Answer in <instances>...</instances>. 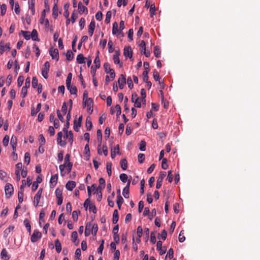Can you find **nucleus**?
<instances>
[{
    "instance_id": "obj_1",
    "label": "nucleus",
    "mask_w": 260,
    "mask_h": 260,
    "mask_svg": "<svg viewBox=\"0 0 260 260\" xmlns=\"http://www.w3.org/2000/svg\"><path fill=\"white\" fill-rule=\"evenodd\" d=\"M14 189L13 185L8 183L5 187V194L7 198H9L13 193Z\"/></svg>"
},
{
    "instance_id": "obj_2",
    "label": "nucleus",
    "mask_w": 260,
    "mask_h": 260,
    "mask_svg": "<svg viewBox=\"0 0 260 260\" xmlns=\"http://www.w3.org/2000/svg\"><path fill=\"white\" fill-rule=\"evenodd\" d=\"M50 68V63L48 61H46L42 69V75L45 79H47L48 77V72Z\"/></svg>"
},
{
    "instance_id": "obj_3",
    "label": "nucleus",
    "mask_w": 260,
    "mask_h": 260,
    "mask_svg": "<svg viewBox=\"0 0 260 260\" xmlns=\"http://www.w3.org/2000/svg\"><path fill=\"white\" fill-rule=\"evenodd\" d=\"M70 155L69 154H67L65 155L64 157V163L62 165H60L59 166V168L60 171V174L61 176L64 175V174L62 173V172L64 170V168L66 167V165L68 164V163H71V162H70Z\"/></svg>"
},
{
    "instance_id": "obj_4",
    "label": "nucleus",
    "mask_w": 260,
    "mask_h": 260,
    "mask_svg": "<svg viewBox=\"0 0 260 260\" xmlns=\"http://www.w3.org/2000/svg\"><path fill=\"white\" fill-rule=\"evenodd\" d=\"M49 53L53 59H55L56 61L59 60V53L57 48H50L49 49Z\"/></svg>"
},
{
    "instance_id": "obj_5",
    "label": "nucleus",
    "mask_w": 260,
    "mask_h": 260,
    "mask_svg": "<svg viewBox=\"0 0 260 260\" xmlns=\"http://www.w3.org/2000/svg\"><path fill=\"white\" fill-rule=\"evenodd\" d=\"M43 191V188H40L37 191V193L34 197V204L36 207H37L39 205V203L41 197V195Z\"/></svg>"
},
{
    "instance_id": "obj_6",
    "label": "nucleus",
    "mask_w": 260,
    "mask_h": 260,
    "mask_svg": "<svg viewBox=\"0 0 260 260\" xmlns=\"http://www.w3.org/2000/svg\"><path fill=\"white\" fill-rule=\"evenodd\" d=\"M42 237V234L37 230H35L30 237L31 242L35 243Z\"/></svg>"
},
{
    "instance_id": "obj_7",
    "label": "nucleus",
    "mask_w": 260,
    "mask_h": 260,
    "mask_svg": "<svg viewBox=\"0 0 260 260\" xmlns=\"http://www.w3.org/2000/svg\"><path fill=\"white\" fill-rule=\"evenodd\" d=\"M166 175V172H160L159 173V176L157 180V183L156 185V188L157 189H159L162 185V182L164 177Z\"/></svg>"
},
{
    "instance_id": "obj_8",
    "label": "nucleus",
    "mask_w": 260,
    "mask_h": 260,
    "mask_svg": "<svg viewBox=\"0 0 260 260\" xmlns=\"http://www.w3.org/2000/svg\"><path fill=\"white\" fill-rule=\"evenodd\" d=\"M11 49L10 44L9 43H6L5 45L0 43V50L1 54H2L5 51H9Z\"/></svg>"
},
{
    "instance_id": "obj_9",
    "label": "nucleus",
    "mask_w": 260,
    "mask_h": 260,
    "mask_svg": "<svg viewBox=\"0 0 260 260\" xmlns=\"http://www.w3.org/2000/svg\"><path fill=\"white\" fill-rule=\"evenodd\" d=\"M120 55V53L118 51H116L115 52V54L113 55V59L114 62L116 64H119L120 67H122V63L120 62L119 56Z\"/></svg>"
},
{
    "instance_id": "obj_10",
    "label": "nucleus",
    "mask_w": 260,
    "mask_h": 260,
    "mask_svg": "<svg viewBox=\"0 0 260 260\" xmlns=\"http://www.w3.org/2000/svg\"><path fill=\"white\" fill-rule=\"evenodd\" d=\"M132 50L130 46L125 47L123 50V55L126 57L131 58L132 57Z\"/></svg>"
},
{
    "instance_id": "obj_11",
    "label": "nucleus",
    "mask_w": 260,
    "mask_h": 260,
    "mask_svg": "<svg viewBox=\"0 0 260 260\" xmlns=\"http://www.w3.org/2000/svg\"><path fill=\"white\" fill-rule=\"evenodd\" d=\"M119 87L120 89H123L124 84L126 83V79L123 74L120 75V77L118 80Z\"/></svg>"
},
{
    "instance_id": "obj_12",
    "label": "nucleus",
    "mask_w": 260,
    "mask_h": 260,
    "mask_svg": "<svg viewBox=\"0 0 260 260\" xmlns=\"http://www.w3.org/2000/svg\"><path fill=\"white\" fill-rule=\"evenodd\" d=\"M57 142L61 146H64L66 145V142L62 140V133L59 132L57 133Z\"/></svg>"
},
{
    "instance_id": "obj_13",
    "label": "nucleus",
    "mask_w": 260,
    "mask_h": 260,
    "mask_svg": "<svg viewBox=\"0 0 260 260\" xmlns=\"http://www.w3.org/2000/svg\"><path fill=\"white\" fill-rule=\"evenodd\" d=\"M95 21L94 20H92L90 22L89 25L88 26V34L90 36H92L93 35V32L94 30V28H95Z\"/></svg>"
},
{
    "instance_id": "obj_14",
    "label": "nucleus",
    "mask_w": 260,
    "mask_h": 260,
    "mask_svg": "<svg viewBox=\"0 0 260 260\" xmlns=\"http://www.w3.org/2000/svg\"><path fill=\"white\" fill-rule=\"evenodd\" d=\"M29 9L30 10L32 15L35 14V0H28Z\"/></svg>"
},
{
    "instance_id": "obj_15",
    "label": "nucleus",
    "mask_w": 260,
    "mask_h": 260,
    "mask_svg": "<svg viewBox=\"0 0 260 260\" xmlns=\"http://www.w3.org/2000/svg\"><path fill=\"white\" fill-rule=\"evenodd\" d=\"M119 154V146L116 145L114 148H112L111 150V156L112 158H114L116 154Z\"/></svg>"
},
{
    "instance_id": "obj_16",
    "label": "nucleus",
    "mask_w": 260,
    "mask_h": 260,
    "mask_svg": "<svg viewBox=\"0 0 260 260\" xmlns=\"http://www.w3.org/2000/svg\"><path fill=\"white\" fill-rule=\"evenodd\" d=\"M76 186V183L75 181H69L66 185V188L70 191H72Z\"/></svg>"
},
{
    "instance_id": "obj_17",
    "label": "nucleus",
    "mask_w": 260,
    "mask_h": 260,
    "mask_svg": "<svg viewBox=\"0 0 260 260\" xmlns=\"http://www.w3.org/2000/svg\"><path fill=\"white\" fill-rule=\"evenodd\" d=\"M58 179V175L57 174H55L52 175L51 177L50 183L51 184V187H53L57 183Z\"/></svg>"
},
{
    "instance_id": "obj_18",
    "label": "nucleus",
    "mask_w": 260,
    "mask_h": 260,
    "mask_svg": "<svg viewBox=\"0 0 260 260\" xmlns=\"http://www.w3.org/2000/svg\"><path fill=\"white\" fill-rule=\"evenodd\" d=\"M78 10L80 13H85L87 14L88 12L87 8L83 6L81 2H79L78 4Z\"/></svg>"
},
{
    "instance_id": "obj_19",
    "label": "nucleus",
    "mask_w": 260,
    "mask_h": 260,
    "mask_svg": "<svg viewBox=\"0 0 260 260\" xmlns=\"http://www.w3.org/2000/svg\"><path fill=\"white\" fill-rule=\"evenodd\" d=\"M91 226H92L91 223L88 222L86 223V226H85V232H84L85 236H88L90 235Z\"/></svg>"
},
{
    "instance_id": "obj_20",
    "label": "nucleus",
    "mask_w": 260,
    "mask_h": 260,
    "mask_svg": "<svg viewBox=\"0 0 260 260\" xmlns=\"http://www.w3.org/2000/svg\"><path fill=\"white\" fill-rule=\"evenodd\" d=\"M85 59L86 58L83 56L82 54H78L76 58L77 62L79 64L84 63L85 62Z\"/></svg>"
},
{
    "instance_id": "obj_21",
    "label": "nucleus",
    "mask_w": 260,
    "mask_h": 260,
    "mask_svg": "<svg viewBox=\"0 0 260 260\" xmlns=\"http://www.w3.org/2000/svg\"><path fill=\"white\" fill-rule=\"evenodd\" d=\"M52 15L56 19L58 16V7L57 2L55 3L52 9Z\"/></svg>"
},
{
    "instance_id": "obj_22",
    "label": "nucleus",
    "mask_w": 260,
    "mask_h": 260,
    "mask_svg": "<svg viewBox=\"0 0 260 260\" xmlns=\"http://www.w3.org/2000/svg\"><path fill=\"white\" fill-rule=\"evenodd\" d=\"M118 219H119L118 212L117 210L115 209L113 213V219H112L113 223L116 224L118 222Z\"/></svg>"
},
{
    "instance_id": "obj_23",
    "label": "nucleus",
    "mask_w": 260,
    "mask_h": 260,
    "mask_svg": "<svg viewBox=\"0 0 260 260\" xmlns=\"http://www.w3.org/2000/svg\"><path fill=\"white\" fill-rule=\"evenodd\" d=\"M83 104L84 107L86 106L90 107V106H93V102L91 98L87 99V100L83 101Z\"/></svg>"
},
{
    "instance_id": "obj_24",
    "label": "nucleus",
    "mask_w": 260,
    "mask_h": 260,
    "mask_svg": "<svg viewBox=\"0 0 260 260\" xmlns=\"http://www.w3.org/2000/svg\"><path fill=\"white\" fill-rule=\"evenodd\" d=\"M14 229V225H10L4 232V237L6 238L10 232Z\"/></svg>"
},
{
    "instance_id": "obj_25",
    "label": "nucleus",
    "mask_w": 260,
    "mask_h": 260,
    "mask_svg": "<svg viewBox=\"0 0 260 260\" xmlns=\"http://www.w3.org/2000/svg\"><path fill=\"white\" fill-rule=\"evenodd\" d=\"M86 127L87 131H90L91 128H92V122L91 121L90 117L89 116H88L86 118Z\"/></svg>"
},
{
    "instance_id": "obj_26",
    "label": "nucleus",
    "mask_w": 260,
    "mask_h": 260,
    "mask_svg": "<svg viewBox=\"0 0 260 260\" xmlns=\"http://www.w3.org/2000/svg\"><path fill=\"white\" fill-rule=\"evenodd\" d=\"M10 144L12 146L13 151H15L17 146V138L16 137H12Z\"/></svg>"
},
{
    "instance_id": "obj_27",
    "label": "nucleus",
    "mask_w": 260,
    "mask_h": 260,
    "mask_svg": "<svg viewBox=\"0 0 260 260\" xmlns=\"http://www.w3.org/2000/svg\"><path fill=\"white\" fill-rule=\"evenodd\" d=\"M123 201H124L123 199L121 196V195L120 194H118V196L117 197L116 203H117V204L119 209H120L121 205L123 203Z\"/></svg>"
},
{
    "instance_id": "obj_28",
    "label": "nucleus",
    "mask_w": 260,
    "mask_h": 260,
    "mask_svg": "<svg viewBox=\"0 0 260 260\" xmlns=\"http://www.w3.org/2000/svg\"><path fill=\"white\" fill-rule=\"evenodd\" d=\"M55 246L56 252L57 253L60 252L61 249H62L61 245V243L59 242L58 239H56L55 240Z\"/></svg>"
},
{
    "instance_id": "obj_29",
    "label": "nucleus",
    "mask_w": 260,
    "mask_h": 260,
    "mask_svg": "<svg viewBox=\"0 0 260 260\" xmlns=\"http://www.w3.org/2000/svg\"><path fill=\"white\" fill-rule=\"evenodd\" d=\"M96 53H97V55L94 60V63L95 64V67H96V68H97V69H99V68H100V67L101 66L100 60V58L99 57V54L100 53L99 51H98Z\"/></svg>"
},
{
    "instance_id": "obj_30",
    "label": "nucleus",
    "mask_w": 260,
    "mask_h": 260,
    "mask_svg": "<svg viewBox=\"0 0 260 260\" xmlns=\"http://www.w3.org/2000/svg\"><path fill=\"white\" fill-rule=\"evenodd\" d=\"M38 32L36 29H34L30 34V38H31L32 40L34 41H39V39L38 37Z\"/></svg>"
},
{
    "instance_id": "obj_31",
    "label": "nucleus",
    "mask_w": 260,
    "mask_h": 260,
    "mask_svg": "<svg viewBox=\"0 0 260 260\" xmlns=\"http://www.w3.org/2000/svg\"><path fill=\"white\" fill-rule=\"evenodd\" d=\"M72 78V74L70 73L68 74L67 79H66V86L67 88H69L70 85H71V81Z\"/></svg>"
},
{
    "instance_id": "obj_32",
    "label": "nucleus",
    "mask_w": 260,
    "mask_h": 260,
    "mask_svg": "<svg viewBox=\"0 0 260 260\" xmlns=\"http://www.w3.org/2000/svg\"><path fill=\"white\" fill-rule=\"evenodd\" d=\"M67 139H69V142L71 144L73 142V134L72 131H70L68 134L64 136Z\"/></svg>"
},
{
    "instance_id": "obj_33",
    "label": "nucleus",
    "mask_w": 260,
    "mask_h": 260,
    "mask_svg": "<svg viewBox=\"0 0 260 260\" xmlns=\"http://www.w3.org/2000/svg\"><path fill=\"white\" fill-rule=\"evenodd\" d=\"M120 164L121 168L122 169V170H126V169L127 168V160L125 158L121 159L120 160Z\"/></svg>"
},
{
    "instance_id": "obj_34",
    "label": "nucleus",
    "mask_w": 260,
    "mask_h": 260,
    "mask_svg": "<svg viewBox=\"0 0 260 260\" xmlns=\"http://www.w3.org/2000/svg\"><path fill=\"white\" fill-rule=\"evenodd\" d=\"M67 89L70 90V92L71 93V94H74L77 96V88L76 86H73L70 85V87H69V88H67Z\"/></svg>"
},
{
    "instance_id": "obj_35",
    "label": "nucleus",
    "mask_w": 260,
    "mask_h": 260,
    "mask_svg": "<svg viewBox=\"0 0 260 260\" xmlns=\"http://www.w3.org/2000/svg\"><path fill=\"white\" fill-rule=\"evenodd\" d=\"M1 254L2 257L3 258L5 259V260H8L10 258L8 255V252H7L6 249L5 248L2 250Z\"/></svg>"
},
{
    "instance_id": "obj_36",
    "label": "nucleus",
    "mask_w": 260,
    "mask_h": 260,
    "mask_svg": "<svg viewBox=\"0 0 260 260\" xmlns=\"http://www.w3.org/2000/svg\"><path fill=\"white\" fill-rule=\"evenodd\" d=\"M23 223H24L25 228H26L27 231L29 233H30V232H31V226H30V224L29 220L27 219H25L24 221H23Z\"/></svg>"
},
{
    "instance_id": "obj_37",
    "label": "nucleus",
    "mask_w": 260,
    "mask_h": 260,
    "mask_svg": "<svg viewBox=\"0 0 260 260\" xmlns=\"http://www.w3.org/2000/svg\"><path fill=\"white\" fill-rule=\"evenodd\" d=\"M118 23L116 22H115L113 24V27H112V34L113 35H116L117 33L119 32L118 30Z\"/></svg>"
},
{
    "instance_id": "obj_38",
    "label": "nucleus",
    "mask_w": 260,
    "mask_h": 260,
    "mask_svg": "<svg viewBox=\"0 0 260 260\" xmlns=\"http://www.w3.org/2000/svg\"><path fill=\"white\" fill-rule=\"evenodd\" d=\"M74 54L70 50H68L66 53L67 59L69 61H71L73 59Z\"/></svg>"
},
{
    "instance_id": "obj_39",
    "label": "nucleus",
    "mask_w": 260,
    "mask_h": 260,
    "mask_svg": "<svg viewBox=\"0 0 260 260\" xmlns=\"http://www.w3.org/2000/svg\"><path fill=\"white\" fill-rule=\"evenodd\" d=\"M161 51L159 48L157 46L154 47V54L155 56L157 58H158L160 56Z\"/></svg>"
},
{
    "instance_id": "obj_40",
    "label": "nucleus",
    "mask_w": 260,
    "mask_h": 260,
    "mask_svg": "<svg viewBox=\"0 0 260 260\" xmlns=\"http://www.w3.org/2000/svg\"><path fill=\"white\" fill-rule=\"evenodd\" d=\"M111 15H112V13H111V12L110 11H108L107 12L106 15V18H105V22L106 24H108V23H110V19L111 18Z\"/></svg>"
},
{
    "instance_id": "obj_41",
    "label": "nucleus",
    "mask_w": 260,
    "mask_h": 260,
    "mask_svg": "<svg viewBox=\"0 0 260 260\" xmlns=\"http://www.w3.org/2000/svg\"><path fill=\"white\" fill-rule=\"evenodd\" d=\"M91 233L93 235H95L97 233V232L98 231V226L96 224H92L91 226Z\"/></svg>"
},
{
    "instance_id": "obj_42",
    "label": "nucleus",
    "mask_w": 260,
    "mask_h": 260,
    "mask_svg": "<svg viewBox=\"0 0 260 260\" xmlns=\"http://www.w3.org/2000/svg\"><path fill=\"white\" fill-rule=\"evenodd\" d=\"M106 169L108 176H111L112 175V164L111 162L107 163Z\"/></svg>"
},
{
    "instance_id": "obj_43",
    "label": "nucleus",
    "mask_w": 260,
    "mask_h": 260,
    "mask_svg": "<svg viewBox=\"0 0 260 260\" xmlns=\"http://www.w3.org/2000/svg\"><path fill=\"white\" fill-rule=\"evenodd\" d=\"M21 33L23 34L24 38L26 40H28L30 39V32L27 31L21 30Z\"/></svg>"
},
{
    "instance_id": "obj_44",
    "label": "nucleus",
    "mask_w": 260,
    "mask_h": 260,
    "mask_svg": "<svg viewBox=\"0 0 260 260\" xmlns=\"http://www.w3.org/2000/svg\"><path fill=\"white\" fill-rule=\"evenodd\" d=\"M146 142L144 140H142L141 142H140V147H139V149L141 151H145L146 150Z\"/></svg>"
},
{
    "instance_id": "obj_45",
    "label": "nucleus",
    "mask_w": 260,
    "mask_h": 260,
    "mask_svg": "<svg viewBox=\"0 0 260 260\" xmlns=\"http://www.w3.org/2000/svg\"><path fill=\"white\" fill-rule=\"evenodd\" d=\"M30 161V154L28 152H26L24 155V162L28 165Z\"/></svg>"
},
{
    "instance_id": "obj_46",
    "label": "nucleus",
    "mask_w": 260,
    "mask_h": 260,
    "mask_svg": "<svg viewBox=\"0 0 260 260\" xmlns=\"http://www.w3.org/2000/svg\"><path fill=\"white\" fill-rule=\"evenodd\" d=\"M120 179L123 182H126L127 180V175L126 174L122 173L119 176Z\"/></svg>"
},
{
    "instance_id": "obj_47",
    "label": "nucleus",
    "mask_w": 260,
    "mask_h": 260,
    "mask_svg": "<svg viewBox=\"0 0 260 260\" xmlns=\"http://www.w3.org/2000/svg\"><path fill=\"white\" fill-rule=\"evenodd\" d=\"M38 79L36 77H33L32 79V86L33 88H36L38 86Z\"/></svg>"
},
{
    "instance_id": "obj_48",
    "label": "nucleus",
    "mask_w": 260,
    "mask_h": 260,
    "mask_svg": "<svg viewBox=\"0 0 260 260\" xmlns=\"http://www.w3.org/2000/svg\"><path fill=\"white\" fill-rule=\"evenodd\" d=\"M104 240H102L101 241V243L98 249V252L99 253H100L101 254H102L103 250L104 249Z\"/></svg>"
},
{
    "instance_id": "obj_49",
    "label": "nucleus",
    "mask_w": 260,
    "mask_h": 260,
    "mask_svg": "<svg viewBox=\"0 0 260 260\" xmlns=\"http://www.w3.org/2000/svg\"><path fill=\"white\" fill-rule=\"evenodd\" d=\"M104 68L105 69V71L106 73H109L110 70L112 69L110 68V65L108 62H105L104 64Z\"/></svg>"
},
{
    "instance_id": "obj_50",
    "label": "nucleus",
    "mask_w": 260,
    "mask_h": 260,
    "mask_svg": "<svg viewBox=\"0 0 260 260\" xmlns=\"http://www.w3.org/2000/svg\"><path fill=\"white\" fill-rule=\"evenodd\" d=\"M167 162V158H163L161 162V168L164 170L167 169L168 167V165Z\"/></svg>"
},
{
    "instance_id": "obj_51",
    "label": "nucleus",
    "mask_w": 260,
    "mask_h": 260,
    "mask_svg": "<svg viewBox=\"0 0 260 260\" xmlns=\"http://www.w3.org/2000/svg\"><path fill=\"white\" fill-rule=\"evenodd\" d=\"M24 81V77L22 76H20L17 79L18 86L20 87L22 86Z\"/></svg>"
},
{
    "instance_id": "obj_52",
    "label": "nucleus",
    "mask_w": 260,
    "mask_h": 260,
    "mask_svg": "<svg viewBox=\"0 0 260 260\" xmlns=\"http://www.w3.org/2000/svg\"><path fill=\"white\" fill-rule=\"evenodd\" d=\"M81 123H78L76 120L74 122V129L76 132L79 131V127L81 126Z\"/></svg>"
},
{
    "instance_id": "obj_53",
    "label": "nucleus",
    "mask_w": 260,
    "mask_h": 260,
    "mask_svg": "<svg viewBox=\"0 0 260 260\" xmlns=\"http://www.w3.org/2000/svg\"><path fill=\"white\" fill-rule=\"evenodd\" d=\"M95 18L97 20L101 21L103 19V14L101 11L98 12L95 14Z\"/></svg>"
},
{
    "instance_id": "obj_54",
    "label": "nucleus",
    "mask_w": 260,
    "mask_h": 260,
    "mask_svg": "<svg viewBox=\"0 0 260 260\" xmlns=\"http://www.w3.org/2000/svg\"><path fill=\"white\" fill-rule=\"evenodd\" d=\"M71 238L73 242L75 243L78 238V234L76 231H74L72 233Z\"/></svg>"
},
{
    "instance_id": "obj_55",
    "label": "nucleus",
    "mask_w": 260,
    "mask_h": 260,
    "mask_svg": "<svg viewBox=\"0 0 260 260\" xmlns=\"http://www.w3.org/2000/svg\"><path fill=\"white\" fill-rule=\"evenodd\" d=\"M173 255H174L173 249L172 248H171L169 249L166 257L167 256V255H168L169 258L170 259H172L173 258Z\"/></svg>"
},
{
    "instance_id": "obj_56",
    "label": "nucleus",
    "mask_w": 260,
    "mask_h": 260,
    "mask_svg": "<svg viewBox=\"0 0 260 260\" xmlns=\"http://www.w3.org/2000/svg\"><path fill=\"white\" fill-rule=\"evenodd\" d=\"M9 136H7V135L5 136L4 137L3 140V145L5 146H8V143H9Z\"/></svg>"
},
{
    "instance_id": "obj_57",
    "label": "nucleus",
    "mask_w": 260,
    "mask_h": 260,
    "mask_svg": "<svg viewBox=\"0 0 260 260\" xmlns=\"http://www.w3.org/2000/svg\"><path fill=\"white\" fill-rule=\"evenodd\" d=\"M33 48L34 49V51L36 53V56L38 57L40 54L39 48L36 44H34Z\"/></svg>"
},
{
    "instance_id": "obj_58",
    "label": "nucleus",
    "mask_w": 260,
    "mask_h": 260,
    "mask_svg": "<svg viewBox=\"0 0 260 260\" xmlns=\"http://www.w3.org/2000/svg\"><path fill=\"white\" fill-rule=\"evenodd\" d=\"M18 198L19 203H22L23 201V192L18 191Z\"/></svg>"
},
{
    "instance_id": "obj_59",
    "label": "nucleus",
    "mask_w": 260,
    "mask_h": 260,
    "mask_svg": "<svg viewBox=\"0 0 260 260\" xmlns=\"http://www.w3.org/2000/svg\"><path fill=\"white\" fill-rule=\"evenodd\" d=\"M96 134H97L98 140L100 142V144H101L102 139V133L101 130L98 129L97 131Z\"/></svg>"
},
{
    "instance_id": "obj_60",
    "label": "nucleus",
    "mask_w": 260,
    "mask_h": 260,
    "mask_svg": "<svg viewBox=\"0 0 260 260\" xmlns=\"http://www.w3.org/2000/svg\"><path fill=\"white\" fill-rule=\"evenodd\" d=\"M145 160V155L144 154L140 153L138 155V161L140 164H142L144 162Z\"/></svg>"
},
{
    "instance_id": "obj_61",
    "label": "nucleus",
    "mask_w": 260,
    "mask_h": 260,
    "mask_svg": "<svg viewBox=\"0 0 260 260\" xmlns=\"http://www.w3.org/2000/svg\"><path fill=\"white\" fill-rule=\"evenodd\" d=\"M108 47H109V52L110 53H112L114 51V48L112 47L113 42L111 40H109L108 43Z\"/></svg>"
},
{
    "instance_id": "obj_62",
    "label": "nucleus",
    "mask_w": 260,
    "mask_h": 260,
    "mask_svg": "<svg viewBox=\"0 0 260 260\" xmlns=\"http://www.w3.org/2000/svg\"><path fill=\"white\" fill-rule=\"evenodd\" d=\"M127 83L128 87L130 89H132L133 88L134 85H133V82L132 79L130 77H128L127 80Z\"/></svg>"
},
{
    "instance_id": "obj_63",
    "label": "nucleus",
    "mask_w": 260,
    "mask_h": 260,
    "mask_svg": "<svg viewBox=\"0 0 260 260\" xmlns=\"http://www.w3.org/2000/svg\"><path fill=\"white\" fill-rule=\"evenodd\" d=\"M137 234L138 235V237H139V238H141L142 237V234H143V229L141 226H139L137 228Z\"/></svg>"
},
{
    "instance_id": "obj_64",
    "label": "nucleus",
    "mask_w": 260,
    "mask_h": 260,
    "mask_svg": "<svg viewBox=\"0 0 260 260\" xmlns=\"http://www.w3.org/2000/svg\"><path fill=\"white\" fill-rule=\"evenodd\" d=\"M119 256H120V251L118 250H115L114 254L113 260H119Z\"/></svg>"
}]
</instances>
